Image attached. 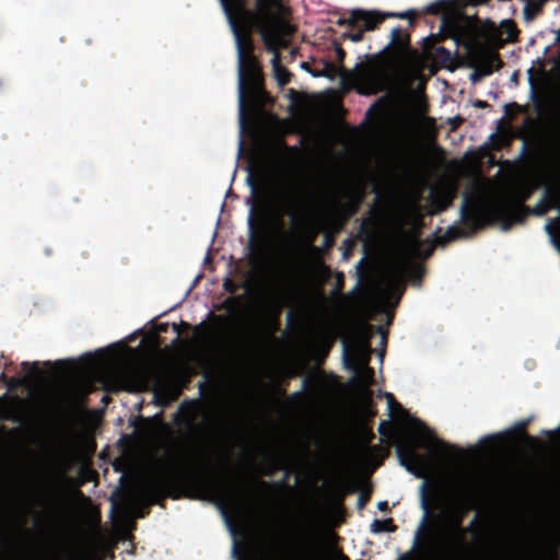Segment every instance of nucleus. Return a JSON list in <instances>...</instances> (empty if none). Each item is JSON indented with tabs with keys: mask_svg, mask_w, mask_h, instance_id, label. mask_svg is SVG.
I'll list each match as a JSON object with an SVG mask.
<instances>
[{
	"mask_svg": "<svg viewBox=\"0 0 560 560\" xmlns=\"http://www.w3.org/2000/svg\"><path fill=\"white\" fill-rule=\"evenodd\" d=\"M225 14L229 26L233 33L237 54V94H238V122L240 139L237 158L243 153L244 142L242 135L245 129V75L256 80L257 68L250 54L252 43L249 33L257 26L261 37L269 47L282 44L283 36L291 32V25L285 20L287 9L280 0H255L256 10L246 8V0H219Z\"/></svg>",
	"mask_w": 560,
	"mask_h": 560,
	"instance_id": "obj_1",
	"label": "nucleus"
},
{
	"mask_svg": "<svg viewBox=\"0 0 560 560\" xmlns=\"http://www.w3.org/2000/svg\"><path fill=\"white\" fill-rule=\"evenodd\" d=\"M262 186L269 203L278 212L293 215L299 188L292 165L285 162H276L267 166L262 173Z\"/></svg>",
	"mask_w": 560,
	"mask_h": 560,
	"instance_id": "obj_2",
	"label": "nucleus"
},
{
	"mask_svg": "<svg viewBox=\"0 0 560 560\" xmlns=\"http://www.w3.org/2000/svg\"><path fill=\"white\" fill-rule=\"evenodd\" d=\"M409 268L404 257L387 262L376 281L368 289L359 302L366 312H377L390 305L392 296L400 289L402 279Z\"/></svg>",
	"mask_w": 560,
	"mask_h": 560,
	"instance_id": "obj_3",
	"label": "nucleus"
},
{
	"mask_svg": "<svg viewBox=\"0 0 560 560\" xmlns=\"http://www.w3.org/2000/svg\"><path fill=\"white\" fill-rule=\"evenodd\" d=\"M370 353V345L364 336H355L343 342L345 365L354 373L358 390L363 397L369 396V386L373 381V371L368 366Z\"/></svg>",
	"mask_w": 560,
	"mask_h": 560,
	"instance_id": "obj_4",
	"label": "nucleus"
},
{
	"mask_svg": "<svg viewBox=\"0 0 560 560\" xmlns=\"http://www.w3.org/2000/svg\"><path fill=\"white\" fill-rule=\"evenodd\" d=\"M511 191H502L500 196L487 198L483 194L478 192L474 200L465 203L460 208L462 220H468L472 223L478 221L479 214L487 211L491 214L503 215L513 210L516 212L514 221L521 222L525 215L524 209L521 205H515L512 200Z\"/></svg>",
	"mask_w": 560,
	"mask_h": 560,
	"instance_id": "obj_5",
	"label": "nucleus"
},
{
	"mask_svg": "<svg viewBox=\"0 0 560 560\" xmlns=\"http://www.w3.org/2000/svg\"><path fill=\"white\" fill-rule=\"evenodd\" d=\"M342 81L357 89L360 94L371 95L382 91L388 82L386 67L375 60L357 65L342 75Z\"/></svg>",
	"mask_w": 560,
	"mask_h": 560,
	"instance_id": "obj_6",
	"label": "nucleus"
},
{
	"mask_svg": "<svg viewBox=\"0 0 560 560\" xmlns=\"http://www.w3.org/2000/svg\"><path fill=\"white\" fill-rule=\"evenodd\" d=\"M424 10L431 14L443 13V27L452 34L456 42L474 36L476 26L474 16L464 15L456 10L452 0H435L429 3Z\"/></svg>",
	"mask_w": 560,
	"mask_h": 560,
	"instance_id": "obj_7",
	"label": "nucleus"
},
{
	"mask_svg": "<svg viewBox=\"0 0 560 560\" xmlns=\"http://www.w3.org/2000/svg\"><path fill=\"white\" fill-rule=\"evenodd\" d=\"M205 486L208 491V497L220 506L229 530L234 535V528L228 520L225 509L231 506L233 500H236V497L238 495L237 490L231 486L230 481L224 479H210Z\"/></svg>",
	"mask_w": 560,
	"mask_h": 560,
	"instance_id": "obj_8",
	"label": "nucleus"
},
{
	"mask_svg": "<svg viewBox=\"0 0 560 560\" xmlns=\"http://www.w3.org/2000/svg\"><path fill=\"white\" fill-rule=\"evenodd\" d=\"M468 60L474 72L470 74V80L476 82L480 77L489 75L500 65L498 55L488 48L474 46L469 48Z\"/></svg>",
	"mask_w": 560,
	"mask_h": 560,
	"instance_id": "obj_9",
	"label": "nucleus"
},
{
	"mask_svg": "<svg viewBox=\"0 0 560 560\" xmlns=\"http://www.w3.org/2000/svg\"><path fill=\"white\" fill-rule=\"evenodd\" d=\"M119 375L126 383L128 390H141L147 387L150 377V371L143 365L130 364L125 366Z\"/></svg>",
	"mask_w": 560,
	"mask_h": 560,
	"instance_id": "obj_10",
	"label": "nucleus"
},
{
	"mask_svg": "<svg viewBox=\"0 0 560 560\" xmlns=\"http://www.w3.org/2000/svg\"><path fill=\"white\" fill-rule=\"evenodd\" d=\"M71 467V460L69 456L63 452H58L51 458L48 470L54 485L61 487L70 483V478L67 476V471Z\"/></svg>",
	"mask_w": 560,
	"mask_h": 560,
	"instance_id": "obj_11",
	"label": "nucleus"
},
{
	"mask_svg": "<svg viewBox=\"0 0 560 560\" xmlns=\"http://www.w3.org/2000/svg\"><path fill=\"white\" fill-rule=\"evenodd\" d=\"M404 421L419 446L430 451L436 447V440L431 434V431L420 420L406 415Z\"/></svg>",
	"mask_w": 560,
	"mask_h": 560,
	"instance_id": "obj_12",
	"label": "nucleus"
},
{
	"mask_svg": "<svg viewBox=\"0 0 560 560\" xmlns=\"http://www.w3.org/2000/svg\"><path fill=\"white\" fill-rule=\"evenodd\" d=\"M114 361L103 355H86L83 358L80 373L86 378L98 377L116 364Z\"/></svg>",
	"mask_w": 560,
	"mask_h": 560,
	"instance_id": "obj_13",
	"label": "nucleus"
},
{
	"mask_svg": "<svg viewBox=\"0 0 560 560\" xmlns=\"http://www.w3.org/2000/svg\"><path fill=\"white\" fill-rule=\"evenodd\" d=\"M440 522L452 530H458L462 521V511L457 503L442 504L439 513Z\"/></svg>",
	"mask_w": 560,
	"mask_h": 560,
	"instance_id": "obj_14",
	"label": "nucleus"
},
{
	"mask_svg": "<svg viewBox=\"0 0 560 560\" xmlns=\"http://www.w3.org/2000/svg\"><path fill=\"white\" fill-rule=\"evenodd\" d=\"M24 402L21 398L14 396L5 404L0 406V418L10 421H20V410Z\"/></svg>",
	"mask_w": 560,
	"mask_h": 560,
	"instance_id": "obj_15",
	"label": "nucleus"
},
{
	"mask_svg": "<svg viewBox=\"0 0 560 560\" xmlns=\"http://www.w3.org/2000/svg\"><path fill=\"white\" fill-rule=\"evenodd\" d=\"M353 22H363L364 30L369 31L375 27L383 19V15L377 12H369L362 9H355L351 13Z\"/></svg>",
	"mask_w": 560,
	"mask_h": 560,
	"instance_id": "obj_16",
	"label": "nucleus"
},
{
	"mask_svg": "<svg viewBox=\"0 0 560 560\" xmlns=\"http://www.w3.org/2000/svg\"><path fill=\"white\" fill-rule=\"evenodd\" d=\"M293 32V28L291 27V32L289 34H285L283 36V43L276 46V47H269L267 44L266 46L268 47V49L272 50L273 51V55H272V59H271V62H272V67H273V71H275V74L279 81V83L281 84H284L287 81H288V73L284 69H282L278 62V54L276 52V50L281 47V46H284L287 44V37Z\"/></svg>",
	"mask_w": 560,
	"mask_h": 560,
	"instance_id": "obj_17",
	"label": "nucleus"
},
{
	"mask_svg": "<svg viewBox=\"0 0 560 560\" xmlns=\"http://www.w3.org/2000/svg\"><path fill=\"white\" fill-rule=\"evenodd\" d=\"M502 435L503 433L482 438L479 442L482 453L485 455H492L493 453L498 452L501 447L498 444V440Z\"/></svg>",
	"mask_w": 560,
	"mask_h": 560,
	"instance_id": "obj_18",
	"label": "nucleus"
},
{
	"mask_svg": "<svg viewBox=\"0 0 560 560\" xmlns=\"http://www.w3.org/2000/svg\"><path fill=\"white\" fill-rule=\"evenodd\" d=\"M431 195L433 200L438 202L440 210L446 208L452 202L453 199V192L450 189H444L441 192L433 189L431 191Z\"/></svg>",
	"mask_w": 560,
	"mask_h": 560,
	"instance_id": "obj_19",
	"label": "nucleus"
},
{
	"mask_svg": "<svg viewBox=\"0 0 560 560\" xmlns=\"http://www.w3.org/2000/svg\"><path fill=\"white\" fill-rule=\"evenodd\" d=\"M295 560H319V557L317 551L308 546L296 550Z\"/></svg>",
	"mask_w": 560,
	"mask_h": 560,
	"instance_id": "obj_20",
	"label": "nucleus"
},
{
	"mask_svg": "<svg viewBox=\"0 0 560 560\" xmlns=\"http://www.w3.org/2000/svg\"><path fill=\"white\" fill-rule=\"evenodd\" d=\"M370 528H371V532L374 534H380V533H384V532H393V529H394L390 524V520H385V521L374 520L371 523Z\"/></svg>",
	"mask_w": 560,
	"mask_h": 560,
	"instance_id": "obj_21",
	"label": "nucleus"
},
{
	"mask_svg": "<svg viewBox=\"0 0 560 560\" xmlns=\"http://www.w3.org/2000/svg\"><path fill=\"white\" fill-rule=\"evenodd\" d=\"M420 494H421V500H420V505L423 510V515H422V520H421V524H420V527L418 529V533H417V538L419 537V533L421 530V528L423 527L427 518H428V514H429V508H428V503H427V500H425V483H422L421 487H420Z\"/></svg>",
	"mask_w": 560,
	"mask_h": 560,
	"instance_id": "obj_22",
	"label": "nucleus"
},
{
	"mask_svg": "<svg viewBox=\"0 0 560 560\" xmlns=\"http://www.w3.org/2000/svg\"><path fill=\"white\" fill-rule=\"evenodd\" d=\"M540 10L538 2H526L523 9L524 19L526 21L533 20Z\"/></svg>",
	"mask_w": 560,
	"mask_h": 560,
	"instance_id": "obj_23",
	"label": "nucleus"
},
{
	"mask_svg": "<svg viewBox=\"0 0 560 560\" xmlns=\"http://www.w3.org/2000/svg\"><path fill=\"white\" fill-rule=\"evenodd\" d=\"M500 32L505 33V40H512L515 37V28L510 20H503L501 22Z\"/></svg>",
	"mask_w": 560,
	"mask_h": 560,
	"instance_id": "obj_24",
	"label": "nucleus"
},
{
	"mask_svg": "<svg viewBox=\"0 0 560 560\" xmlns=\"http://www.w3.org/2000/svg\"><path fill=\"white\" fill-rule=\"evenodd\" d=\"M149 488V481L147 480H141L138 485V489H137V492L139 494L140 498H144L147 492H148V489Z\"/></svg>",
	"mask_w": 560,
	"mask_h": 560,
	"instance_id": "obj_25",
	"label": "nucleus"
},
{
	"mask_svg": "<svg viewBox=\"0 0 560 560\" xmlns=\"http://www.w3.org/2000/svg\"><path fill=\"white\" fill-rule=\"evenodd\" d=\"M527 70H547L545 68V63L540 57H537L533 62L532 66Z\"/></svg>",
	"mask_w": 560,
	"mask_h": 560,
	"instance_id": "obj_26",
	"label": "nucleus"
},
{
	"mask_svg": "<svg viewBox=\"0 0 560 560\" xmlns=\"http://www.w3.org/2000/svg\"><path fill=\"white\" fill-rule=\"evenodd\" d=\"M386 398H387V404H388V407L390 408V410H394L395 407L400 409V407L398 405H396V402L394 401V397L392 394L387 393Z\"/></svg>",
	"mask_w": 560,
	"mask_h": 560,
	"instance_id": "obj_27",
	"label": "nucleus"
},
{
	"mask_svg": "<svg viewBox=\"0 0 560 560\" xmlns=\"http://www.w3.org/2000/svg\"><path fill=\"white\" fill-rule=\"evenodd\" d=\"M47 560H71L68 555L60 556V555H52Z\"/></svg>",
	"mask_w": 560,
	"mask_h": 560,
	"instance_id": "obj_28",
	"label": "nucleus"
},
{
	"mask_svg": "<svg viewBox=\"0 0 560 560\" xmlns=\"http://www.w3.org/2000/svg\"><path fill=\"white\" fill-rule=\"evenodd\" d=\"M413 11L412 10H409V11H406V12H400V13H397V14H394L395 16H398L399 19H405L409 15H413Z\"/></svg>",
	"mask_w": 560,
	"mask_h": 560,
	"instance_id": "obj_29",
	"label": "nucleus"
},
{
	"mask_svg": "<svg viewBox=\"0 0 560 560\" xmlns=\"http://www.w3.org/2000/svg\"><path fill=\"white\" fill-rule=\"evenodd\" d=\"M463 3L465 4H471V5H477L479 3H482L485 2L486 0H460Z\"/></svg>",
	"mask_w": 560,
	"mask_h": 560,
	"instance_id": "obj_30",
	"label": "nucleus"
},
{
	"mask_svg": "<svg viewBox=\"0 0 560 560\" xmlns=\"http://www.w3.org/2000/svg\"><path fill=\"white\" fill-rule=\"evenodd\" d=\"M350 38H351V40H352V42H354V43L360 42V40L362 39V33H361V32H359V33L352 34V35L350 36Z\"/></svg>",
	"mask_w": 560,
	"mask_h": 560,
	"instance_id": "obj_31",
	"label": "nucleus"
},
{
	"mask_svg": "<svg viewBox=\"0 0 560 560\" xmlns=\"http://www.w3.org/2000/svg\"><path fill=\"white\" fill-rule=\"evenodd\" d=\"M387 506H388L387 501H380V502L377 503V509H378L380 511H385V510L387 509Z\"/></svg>",
	"mask_w": 560,
	"mask_h": 560,
	"instance_id": "obj_32",
	"label": "nucleus"
},
{
	"mask_svg": "<svg viewBox=\"0 0 560 560\" xmlns=\"http://www.w3.org/2000/svg\"><path fill=\"white\" fill-rule=\"evenodd\" d=\"M232 556L235 557L236 560H241L240 556L237 553V547H236V542L235 541L233 542V547H232Z\"/></svg>",
	"mask_w": 560,
	"mask_h": 560,
	"instance_id": "obj_33",
	"label": "nucleus"
},
{
	"mask_svg": "<svg viewBox=\"0 0 560 560\" xmlns=\"http://www.w3.org/2000/svg\"><path fill=\"white\" fill-rule=\"evenodd\" d=\"M559 432H560V424H559L556 429H553V430H551V431H548V432H547V434H548L549 436H555V435H556V434H558Z\"/></svg>",
	"mask_w": 560,
	"mask_h": 560,
	"instance_id": "obj_34",
	"label": "nucleus"
},
{
	"mask_svg": "<svg viewBox=\"0 0 560 560\" xmlns=\"http://www.w3.org/2000/svg\"><path fill=\"white\" fill-rule=\"evenodd\" d=\"M511 81L516 83L517 82V72H513L511 75Z\"/></svg>",
	"mask_w": 560,
	"mask_h": 560,
	"instance_id": "obj_35",
	"label": "nucleus"
},
{
	"mask_svg": "<svg viewBox=\"0 0 560 560\" xmlns=\"http://www.w3.org/2000/svg\"><path fill=\"white\" fill-rule=\"evenodd\" d=\"M18 433V429L14 428L12 430L9 431V434L12 436V435H15Z\"/></svg>",
	"mask_w": 560,
	"mask_h": 560,
	"instance_id": "obj_36",
	"label": "nucleus"
},
{
	"mask_svg": "<svg viewBox=\"0 0 560 560\" xmlns=\"http://www.w3.org/2000/svg\"><path fill=\"white\" fill-rule=\"evenodd\" d=\"M248 223H249L250 226L253 225V211H250V214H249V218H248Z\"/></svg>",
	"mask_w": 560,
	"mask_h": 560,
	"instance_id": "obj_37",
	"label": "nucleus"
},
{
	"mask_svg": "<svg viewBox=\"0 0 560 560\" xmlns=\"http://www.w3.org/2000/svg\"><path fill=\"white\" fill-rule=\"evenodd\" d=\"M352 294H353V292L349 293L348 295L343 296L342 299H343V300H348V299H350V298H351V295H352Z\"/></svg>",
	"mask_w": 560,
	"mask_h": 560,
	"instance_id": "obj_38",
	"label": "nucleus"
},
{
	"mask_svg": "<svg viewBox=\"0 0 560 560\" xmlns=\"http://www.w3.org/2000/svg\"><path fill=\"white\" fill-rule=\"evenodd\" d=\"M548 51V47H545L544 55Z\"/></svg>",
	"mask_w": 560,
	"mask_h": 560,
	"instance_id": "obj_39",
	"label": "nucleus"
},
{
	"mask_svg": "<svg viewBox=\"0 0 560 560\" xmlns=\"http://www.w3.org/2000/svg\"><path fill=\"white\" fill-rule=\"evenodd\" d=\"M318 268H319V269H324V266H323V265H320V264H318Z\"/></svg>",
	"mask_w": 560,
	"mask_h": 560,
	"instance_id": "obj_40",
	"label": "nucleus"
},
{
	"mask_svg": "<svg viewBox=\"0 0 560 560\" xmlns=\"http://www.w3.org/2000/svg\"><path fill=\"white\" fill-rule=\"evenodd\" d=\"M360 287V282L357 283L354 290H357Z\"/></svg>",
	"mask_w": 560,
	"mask_h": 560,
	"instance_id": "obj_41",
	"label": "nucleus"
}]
</instances>
